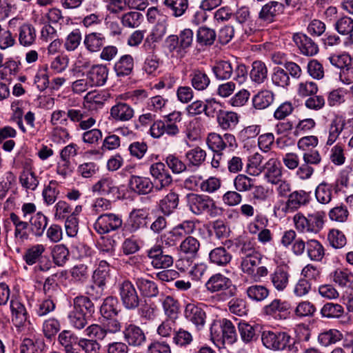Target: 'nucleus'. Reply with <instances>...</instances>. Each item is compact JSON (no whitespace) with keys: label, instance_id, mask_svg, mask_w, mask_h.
<instances>
[{"label":"nucleus","instance_id":"obj_36","mask_svg":"<svg viewBox=\"0 0 353 353\" xmlns=\"http://www.w3.org/2000/svg\"><path fill=\"white\" fill-rule=\"evenodd\" d=\"M209 259L213 264L225 266L230 263L232 255L225 247L220 246L210 252Z\"/></svg>","mask_w":353,"mask_h":353},{"label":"nucleus","instance_id":"obj_35","mask_svg":"<svg viewBox=\"0 0 353 353\" xmlns=\"http://www.w3.org/2000/svg\"><path fill=\"white\" fill-rule=\"evenodd\" d=\"M179 203V194L172 190L159 201V206L161 212L164 215L168 216L177 208Z\"/></svg>","mask_w":353,"mask_h":353},{"label":"nucleus","instance_id":"obj_15","mask_svg":"<svg viewBox=\"0 0 353 353\" xmlns=\"http://www.w3.org/2000/svg\"><path fill=\"white\" fill-rule=\"evenodd\" d=\"M123 338L126 343L132 347L142 346L146 341V336L143 330L138 325L126 324L123 330Z\"/></svg>","mask_w":353,"mask_h":353},{"label":"nucleus","instance_id":"obj_64","mask_svg":"<svg viewBox=\"0 0 353 353\" xmlns=\"http://www.w3.org/2000/svg\"><path fill=\"white\" fill-rule=\"evenodd\" d=\"M216 32L214 30L207 28L201 27L196 33V41L201 45L211 46L216 39Z\"/></svg>","mask_w":353,"mask_h":353},{"label":"nucleus","instance_id":"obj_48","mask_svg":"<svg viewBox=\"0 0 353 353\" xmlns=\"http://www.w3.org/2000/svg\"><path fill=\"white\" fill-rule=\"evenodd\" d=\"M250 76L254 82L261 84L268 77V68L265 64L261 61H255L252 64V70Z\"/></svg>","mask_w":353,"mask_h":353},{"label":"nucleus","instance_id":"obj_2","mask_svg":"<svg viewBox=\"0 0 353 353\" xmlns=\"http://www.w3.org/2000/svg\"><path fill=\"white\" fill-rule=\"evenodd\" d=\"M186 203L189 210L196 216L207 214L211 218H215L221 214V208L208 195L189 193L186 195Z\"/></svg>","mask_w":353,"mask_h":353},{"label":"nucleus","instance_id":"obj_49","mask_svg":"<svg viewBox=\"0 0 353 353\" xmlns=\"http://www.w3.org/2000/svg\"><path fill=\"white\" fill-rule=\"evenodd\" d=\"M163 4L171 12L172 16L180 17L188 10L189 1L188 0H164Z\"/></svg>","mask_w":353,"mask_h":353},{"label":"nucleus","instance_id":"obj_52","mask_svg":"<svg viewBox=\"0 0 353 353\" xmlns=\"http://www.w3.org/2000/svg\"><path fill=\"white\" fill-rule=\"evenodd\" d=\"M315 197L321 204H328L332 198V187L331 185L322 182L315 190Z\"/></svg>","mask_w":353,"mask_h":353},{"label":"nucleus","instance_id":"obj_33","mask_svg":"<svg viewBox=\"0 0 353 353\" xmlns=\"http://www.w3.org/2000/svg\"><path fill=\"white\" fill-rule=\"evenodd\" d=\"M234 17L236 21L242 26L245 34H250L254 32L253 21L248 7L242 6L238 8L234 14Z\"/></svg>","mask_w":353,"mask_h":353},{"label":"nucleus","instance_id":"obj_39","mask_svg":"<svg viewBox=\"0 0 353 353\" xmlns=\"http://www.w3.org/2000/svg\"><path fill=\"white\" fill-rule=\"evenodd\" d=\"M274 94L268 90L258 92L252 98V104L256 110H265L274 102Z\"/></svg>","mask_w":353,"mask_h":353},{"label":"nucleus","instance_id":"obj_32","mask_svg":"<svg viewBox=\"0 0 353 353\" xmlns=\"http://www.w3.org/2000/svg\"><path fill=\"white\" fill-rule=\"evenodd\" d=\"M130 188L139 194H147L154 188L153 183L148 177L132 175L129 181Z\"/></svg>","mask_w":353,"mask_h":353},{"label":"nucleus","instance_id":"obj_20","mask_svg":"<svg viewBox=\"0 0 353 353\" xmlns=\"http://www.w3.org/2000/svg\"><path fill=\"white\" fill-rule=\"evenodd\" d=\"M109 74V69L105 65L95 64L91 66L87 72L86 77L93 87L103 86L106 83Z\"/></svg>","mask_w":353,"mask_h":353},{"label":"nucleus","instance_id":"obj_63","mask_svg":"<svg viewBox=\"0 0 353 353\" xmlns=\"http://www.w3.org/2000/svg\"><path fill=\"white\" fill-rule=\"evenodd\" d=\"M200 248L199 241L192 236L186 237L180 245V250L192 257H195Z\"/></svg>","mask_w":353,"mask_h":353},{"label":"nucleus","instance_id":"obj_31","mask_svg":"<svg viewBox=\"0 0 353 353\" xmlns=\"http://www.w3.org/2000/svg\"><path fill=\"white\" fill-rule=\"evenodd\" d=\"M343 338L341 331L337 329L325 330L321 332L317 337V341L321 347H327L340 342Z\"/></svg>","mask_w":353,"mask_h":353},{"label":"nucleus","instance_id":"obj_12","mask_svg":"<svg viewBox=\"0 0 353 353\" xmlns=\"http://www.w3.org/2000/svg\"><path fill=\"white\" fill-rule=\"evenodd\" d=\"M150 172L154 179L153 185L156 191H161L170 186L172 183V177L161 162L151 165Z\"/></svg>","mask_w":353,"mask_h":353},{"label":"nucleus","instance_id":"obj_19","mask_svg":"<svg viewBox=\"0 0 353 353\" xmlns=\"http://www.w3.org/2000/svg\"><path fill=\"white\" fill-rule=\"evenodd\" d=\"M263 168L264 177L268 183L272 184L283 178L282 166L278 158H270L263 165Z\"/></svg>","mask_w":353,"mask_h":353},{"label":"nucleus","instance_id":"obj_41","mask_svg":"<svg viewBox=\"0 0 353 353\" xmlns=\"http://www.w3.org/2000/svg\"><path fill=\"white\" fill-rule=\"evenodd\" d=\"M78 336L71 330H63L57 336L59 345L63 347L65 353H68L74 350V346L77 343Z\"/></svg>","mask_w":353,"mask_h":353},{"label":"nucleus","instance_id":"obj_16","mask_svg":"<svg viewBox=\"0 0 353 353\" xmlns=\"http://www.w3.org/2000/svg\"><path fill=\"white\" fill-rule=\"evenodd\" d=\"M147 256L152 265L156 269L168 268L172 265V256L164 254L161 245H155L147 251Z\"/></svg>","mask_w":353,"mask_h":353},{"label":"nucleus","instance_id":"obj_1","mask_svg":"<svg viewBox=\"0 0 353 353\" xmlns=\"http://www.w3.org/2000/svg\"><path fill=\"white\" fill-rule=\"evenodd\" d=\"M94 312V307L90 299L85 296H79L73 299V304L68 313L70 324L77 330H81L88 324L87 314Z\"/></svg>","mask_w":353,"mask_h":353},{"label":"nucleus","instance_id":"obj_14","mask_svg":"<svg viewBox=\"0 0 353 353\" xmlns=\"http://www.w3.org/2000/svg\"><path fill=\"white\" fill-rule=\"evenodd\" d=\"M185 319L193 324L197 331L203 329L206 322V313L204 310L195 303H188L184 310Z\"/></svg>","mask_w":353,"mask_h":353},{"label":"nucleus","instance_id":"obj_10","mask_svg":"<svg viewBox=\"0 0 353 353\" xmlns=\"http://www.w3.org/2000/svg\"><path fill=\"white\" fill-rule=\"evenodd\" d=\"M110 263L105 260H101L98 268L95 270L92 276L94 283L98 288V290L96 294H94L95 286L91 285L87 292L90 296H93L94 299H98L101 296L103 288L110 277Z\"/></svg>","mask_w":353,"mask_h":353},{"label":"nucleus","instance_id":"obj_24","mask_svg":"<svg viewBox=\"0 0 353 353\" xmlns=\"http://www.w3.org/2000/svg\"><path fill=\"white\" fill-rule=\"evenodd\" d=\"M332 281L343 289L353 286V272L348 268H336L332 274Z\"/></svg>","mask_w":353,"mask_h":353},{"label":"nucleus","instance_id":"obj_4","mask_svg":"<svg viewBox=\"0 0 353 353\" xmlns=\"http://www.w3.org/2000/svg\"><path fill=\"white\" fill-rule=\"evenodd\" d=\"M205 287L212 293L221 292L222 300L234 296L237 292L231 279L220 273L213 274L205 283Z\"/></svg>","mask_w":353,"mask_h":353},{"label":"nucleus","instance_id":"obj_34","mask_svg":"<svg viewBox=\"0 0 353 353\" xmlns=\"http://www.w3.org/2000/svg\"><path fill=\"white\" fill-rule=\"evenodd\" d=\"M36 37V30L32 24L24 23L19 26V42L20 45L30 47L34 43Z\"/></svg>","mask_w":353,"mask_h":353},{"label":"nucleus","instance_id":"obj_50","mask_svg":"<svg viewBox=\"0 0 353 353\" xmlns=\"http://www.w3.org/2000/svg\"><path fill=\"white\" fill-rule=\"evenodd\" d=\"M245 293L250 300L261 302L268 298L270 291L265 285L256 284L249 286Z\"/></svg>","mask_w":353,"mask_h":353},{"label":"nucleus","instance_id":"obj_26","mask_svg":"<svg viewBox=\"0 0 353 353\" xmlns=\"http://www.w3.org/2000/svg\"><path fill=\"white\" fill-rule=\"evenodd\" d=\"M92 190L104 196H119V188L115 185L114 180L110 177H103L101 179L93 185Z\"/></svg>","mask_w":353,"mask_h":353},{"label":"nucleus","instance_id":"obj_17","mask_svg":"<svg viewBox=\"0 0 353 353\" xmlns=\"http://www.w3.org/2000/svg\"><path fill=\"white\" fill-rule=\"evenodd\" d=\"M290 308L288 302L276 299L263 307V312L275 319L283 320L288 318Z\"/></svg>","mask_w":353,"mask_h":353},{"label":"nucleus","instance_id":"obj_40","mask_svg":"<svg viewBox=\"0 0 353 353\" xmlns=\"http://www.w3.org/2000/svg\"><path fill=\"white\" fill-rule=\"evenodd\" d=\"M134 65L133 57L130 54H125L115 63L114 70L118 77L128 76L132 73Z\"/></svg>","mask_w":353,"mask_h":353},{"label":"nucleus","instance_id":"obj_59","mask_svg":"<svg viewBox=\"0 0 353 353\" xmlns=\"http://www.w3.org/2000/svg\"><path fill=\"white\" fill-rule=\"evenodd\" d=\"M319 90L317 84L312 81H303L298 83L296 88L297 94L302 98L315 95Z\"/></svg>","mask_w":353,"mask_h":353},{"label":"nucleus","instance_id":"obj_56","mask_svg":"<svg viewBox=\"0 0 353 353\" xmlns=\"http://www.w3.org/2000/svg\"><path fill=\"white\" fill-rule=\"evenodd\" d=\"M212 71L217 79L226 80L231 77L234 70L229 61H221L216 63L212 68Z\"/></svg>","mask_w":353,"mask_h":353},{"label":"nucleus","instance_id":"obj_43","mask_svg":"<svg viewBox=\"0 0 353 353\" xmlns=\"http://www.w3.org/2000/svg\"><path fill=\"white\" fill-rule=\"evenodd\" d=\"M10 307L12 321H15V323L19 325L25 323L28 319V313L23 304L17 299L12 297Z\"/></svg>","mask_w":353,"mask_h":353},{"label":"nucleus","instance_id":"obj_55","mask_svg":"<svg viewBox=\"0 0 353 353\" xmlns=\"http://www.w3.org/2000/svg\"><path fill=\"white\" fill-rule=\"evenodd\" d=\"M263 157L259 152H256L248 157L246 165L248 172L253 176H257L263 172L262 162Z\"/></svg>","mask_w":353,"mask_h":353},{"label":"nucleus","instance_id":"obj_46","mask_svg":"<svg viewBox=\"0 0 353 353\" xmlns=\"http://www.w3.org/2000/svg\"><path fill=\"white\" fill-rule=\"evenodd\" d=\"M334 28L339 34L347 36L349 40L353 43V19L351 17H340L336 21Z\"/></svg>","mask_w":353,"mask_h":353},{"label":"nucleus","instance_id":"obj_27","mask_svg":"<svg viewBox=\"0 0 353 353\" xmlns=\"http://www.w3.org/2000/svg\"><path fill=\"white\" fill-rule=\"evenodd\" d=\"M290 277L289 272L282 267H277L270 275V282L278 292H283L286 289Z\"/></svg>","mask_w":353,"mask_h":353},{"label":"nucleus","instance_id":"obj_30","mask_svg":"<svg viewBox=\"0 0 353 353\" xmlns=\"http://www.w3.org/2000/svg\"><path fill=\"white\" fill-rule=\"evenodd\" d=\"M133 108L125 103L119 102L110 108L112 118L117 121H128L134 117Z\"/></svg>","mask_w":353,"mask_h":353},{"label":"nucleus","instance_id":"obj_54","mask_svg":"<svg viewBox=\"0 0 353 353\" xmlns=\"http://www.w3.org/2000/svg\"><path fill=\"white\" fill-rule=\"evenodd\" d=\"M100 312L103 318L115 317L119 313L117 299L113 296L107 297L101 306Z\"/></svg>","mask_w":353,"mask_h":353},{"label":"nucleus","instance_id":"obj_28","mask_svg":"<svg viewBox=\"0 0 353 353\" xmlns=\"http://www.w3.org/2000/svg\"><path fill=\"white\" fill-rule=\"evenodd\" d=\"M189 77L192 86L198 91L206 90L210 84V79L203 69H192Z\"/></svg>","mask_w":353,"mask_h":353},{"label":"nucleus","instance_id":"obj_21","mask_svg":"<svg viewBox=\"0 0 353 353\" xmlns=\"http://www.w3.org/2000/svg\"><path fill=\"white\" fill-rule=\"evenodd\" d=\"M149 212L147 210L134 209L129 215L128 221V230L130 232H135L139 230L146 227Z\"/></svg>","mask_w":353,"mask_h":353},{"label":"nucleus","instance_id":"obj_53","mask_svg":"<svg viewBox=\"0 0 353 353\" xmlns=\"http://www.w3.org/2000/svg\"><path fill=\"white\" fill-rule=\"evenodd\" d=\"M45 347V343L42 339H32L25 338L20 346L21 353H39Z\"/></svg>","mask_w":353,"mask_h":353},{"label":"nucleus","instance_id":"obj_6","mask_svg":"<svg viewBox=\"0 0 353 353\" xmlns=\"http://www.w3.org/2000/svg\"><path fill=\"white\" fill-rule=\"evenodd\" d=\"M290 335L285 332L264 330L261 334L263 345L273 351H282L290 345Z\"/></svg>","mask_w":353,"mask_h":353},{"label":"nucleus","instance_id":"obj_11","mask_svg":"<svg viewBox=\"0 0 353 353\" xmlns=\"http://www.w3.org/2000/svg\"><path fill=\"white\" fill-rule=\"evenodd\" d=\"M121 216L113 213L101 214L94 224V230L100 234H107L121 227Z\"/></svg>","mask_w":353,"mask_h":353},{"label":"nucleus","instance_id":"obj_8","mask_svg":"<svg viewBox=\"0 0 353 353\" xmlns=\"http://www.w3.org/2000/svg\"><path fill=\"white\" fill-rule=\"evenodd\" d=\"M206 142L208 148L214 152L217 153H222L227 149L233 150L237 147L235 137L230 133H225L223 135L215 132L210 133Z\"/></svg>","mask_w":353,"mask_h":353},{"label":"nucleus","instance_id":"obj_18","mask_svg":"<svg viewBox=\"0 0 353 353\" xmlns=\"http://www.w3.org/2000/svg\"><path fill=\"white\" fill-rule=\"evenodd\" d=\"M292 39L303 55L312 57L318 53V45L306 34L300 32L295 33Z\"/></svg>","mask_w":353,"mask_h":353},{"label":"nucleus","instance_id":"obj_37","mask_svg":"<svg viewBox=\"0 0 353 353\" xmlns=\"http://www.w3.org/2000/svg\"><path fill=\"white\" fill-rule=\"evenodd\" d=\"M344 314L343 306L333 302L325 303L320 310L321 317L327 319H339L343 316Z\"/></svg>","mask_w":353,"mask_h":353},{"label":"nucleus","instance_id":"obj_3","mask_svg":"<svg viewBox=\"0 0 353 353\" xmlns=\"http://www.w3.org/2000/svg\"><path fill=\"white\" fill-rule=\"evenodd\" d=\"M325 219L324 211H314L306 216L301 213L296 214L293 221L296 229L302 233L317 234L323 228Z\"/></svg>","mask_w":353,"mask_h":353},{"label":"nucleus","instance_id":"obj_13","mask_svg":"<svg viewBox=\"0 0 353 353\" xmlns=\"http://www.w3.org/2000/svg\"><path fill=\"white\" fill-rule=\"evenodd\" d=\"M91 113L86 105L84 104V107L79 109H68L67 117L71 121L79 123V127L81 130H86L90 129L96 123V119L91 115Z\"/></svg>","mask_w":353,"mask_h":353},{"label":"nucleus","instance_id":"obj_9","mask_svg":"<svg viewBox=\"0 0 353 353\" xmlns=\"http://www.w3.org/2000/svg\"><path fill=\"white\" fill-rule=\"evenodd\" d=\"M118 290L121 301L125 309L133 310L138 308L141 300L131 281L123 280L119 282Z\"/></svg>","mask_w":353,"mask_h":353},{"label":"nucleus","instance_id":"obj_60","mask_svg":"<svg viewBox=\"0 0 353 353\" xmlns=\"http://www.w3.org/2000/svg\"><path fill=\"white\" fill-rule=\"evenodd\" d=\"M136 284L140 291L146 296H155L158 294L157 285L152 281L140 277L137 279Z\"/></svg>","mask_w":353,"mask_h":353},{"label":"nucleus","instance_id":"obj_7","mask_svg":"<svg viewBox=\"0 0 353 353\" xmlns=\"http://www.w3.org/2000/svg\"><path fill=\"white\" fill-rule=\"evenodd\" d=\"M46 251V246L43 244H35L27 249L23 258L29 265L38 263L35 267L36 270L47 272L51 268L50 260L43 256Z\"/></svg>","mask_w":353,"mask_h":353},{"label":"nucleus","instance_id":"obj_62","mask_svg":"<svg viewBox=\"0 0 353 353\" xmlns=\"http://www.w3.org/2000/svg\"><path fill=\"white\" fill-rule=\"evenodd\" d=\"M10 219L14 226V234L19 237L28 239L29 236L27 231L29 225L27 221H22L20 217L14 212H12L10 214Z\"/></svg>","mask_w":353,"mask_h":353},{"label":"nucleus","instance_id":"obj_45","mask_svg":"<svg viewBox=\"0 0 353 353\" xmlns=\"http://www.w3.org/2000/svg\"><path fill=\"white\" fill-rule=\"evenodd\" d=\"M30 231L37 237H40L48 225V218L41 212H37L30 219Z\"/></svg>","mask_w":353,"mask_h":353},{"label":"nucleus","instance_id":"obj_23","mask_svg":"<svg viewBox=\"0 0 353 353\" xmlns=\"http://www.w3.org/2000/svg\"><path fill=\"white\" fill-rule=\"evenodd\" d=\"M180 130L172 124L167 123L165 120H157L150 126V135L155 139H159L164 134L170 137H176Z\"/></svg>","mask_w":353,"mask_h":353},{"label":"nucleus","instance_id":"obj_5","mask_svg":"<svg viewBox=\"0 0 353 353\" xmlns=\"http://www.w3.org/2000/svg\"><path fill=\"white\" fill-rule=\"evenodd\" d=\"M310 201L309 192L303 190H295L288 194L287 201H279L274 208L285 214L294 212L301 206L307 205Z\"/></svg>","mask_w":353,"mask_h":353},{"label":"nucleus","instance_id":"obj_38","mask_svg":"<svg viewBox=\"0 0 353 353\" xmlns=\"http://www.w3.org/2000/svg\"><path fill=\"white\" fill-rule=\"evenodd\" d=\"M345 120L342 117L333 119L328 127L327 145H332L339 138L345 126Z\"/></svg>","mask_w":353,"mask_h":353},{"label":"nucleus","instance_id":"obj_25","mask_svg":"<svg viewBox=\"0 0 353 353\" xmlns=\"http://www.w3.org/2000/svg\"><path fill=\"white\" fill-rule=\"evenodd\" d=\"M240 116L235 112L222 110L217 114L216 121L222 130H233L239 123Z\"/></svg>","mask_w":353,"mask_h":353},{"label":"nucleus","instance_id":"obj_22","mask_svg":"<svg viewBox=\"0 0 353 353\" xmlns=\"http://www.w3.org/2000/svg\"><path fill=\"white\" fill-rule=\"evenodd\" d=\"M284 6L278 1H271L262 6L259 12V19L263 22L272 23L276 15L282 12Z\"/></svg>","mask_w":353,"mask_h":353},{"label":"nucleus","instance_id":"obj_29","mask_svg":"<svg viewBox=\"0 0 353 353\" xmlns=\"http://www.w3.org/2000/svg\"><path fill=\"white\" fill-rule=\"evenodd\" d=\"M105 39V36L103 33L93 32L85 36L83 44L88 52L95 53L101 51Z\"/></svg>","mask_w":353,"mask_h":353},{"label":"nucleus","instance_id":"obj_47","mask_svg":"<svg viewBox=\"0 0 353 353\" xmlns=\"http://www.w3.org/2000/svg\"><path fill=\"white\" fill-rule=\"evenodd\" d=\"M261 259L262 255L261 253L250 256L241 257L240 265L241 271L250 277L256 267L261 264Z\"/></svg>","mask_w":353,"mask_h":353},{"label":"nucleus","instance_id":"obj_57","mask_svg":"<svg viewBox=\"0 0 353 353\" xmlns=\"http://www.w3.org/2000/svg\"><path fill=\"white\" fill-rule=\"evenodd\" d=\"M222 336L224 343L232 344L236 341L237 335L233 323L226 319L221 320Z\"/></svg>","mask_w":353,"mask_h":353},{"label":"nucleus","instance_id":"obj_51","mask_svg":"<svg viewBox=\"0 0 353 353\" xmlns=\"http://www.w3.org/2000/svg\"><path fill=\"white\" fill-rule=\"evenodd\" d=\"M185 159L189 165L199 168L205 160L206 152L196 146L185 153Z\"/></svg>","mask_w":353,"mask_h":353},{"label":"nucleus","instance_id":"obj_61","mask_svg":"<svg viewBox=\"0 0 353 353\" xmlns=\"http://www.w3.org/2000/svg\"><path fill=\"white\" fill-rule=\"evenodd\" d=\"M272 81L278 87L287 88L290 84V78L284 68L276 67L272 74Z\"/></svg>","mask_w":353,"mask_h":353},{"label":"nucleus","instance_id":"obj_44","mask_svg":"<svg viewBox=\"0 0 353 353\" xmlns=\"http://www.w3.org/2000/svg\"><path fill=\"white\" fill-rule=\"evenodd\" d=\"M306 251L307 256L313 261L320 262L325 256L324 247L316 239H310L306 242Z\"/></svg>","mask_w":353,"mask_h":353},{"label":"nucleus","instance_id":"obj_58","mask_svg":"<svg viewBox=\"0 0 353 353\" xmlns=\"http://www.w3.org/2000/svg\"><path fill=\"white\" fill-rule=\"evenodd\" d=\"M143 19L141 13L137 11H130L123 14L121 22L124 27L136 28L140 26Z\"/></svg>","mask_w":353,"mask_h":353},{"label":"nucleus","instance_id":"obj_42","mask_svg":"<svg viewBox=\"0 0 353 353\" xmlns=\"http://www.w3.org/2000/svg\"><path fill=\"white\" fill-rule=\"evenodd\" d=\"M19 182L27 190L34 191L37 189L39 180L32 168L26 166L19 176Z\"/></svg>","mask_w":353,"mask_h":353}]
</instances>
